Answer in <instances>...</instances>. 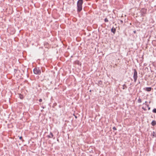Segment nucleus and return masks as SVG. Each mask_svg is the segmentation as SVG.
I'll return each instance as SVG.
<instances>
[{"instance_id": "11", "label": "nucleus", "mask_w": 156, "mask_h": 156, "mask_svg": "<svg viewBox=\"0 0 156 156\" xmlns=\"http://www.w3.org/2000/svg\"><path fill=\"white\" fill-rule=\"evenodd\" d=\"M19 138L20 140H22V141H23V137L22 136L19 137Z\"/></svg>"}, {"instance_id": "2", "label": "nucleus", "mask_w": 156, "mask_h": 156, "mask_svg": "<svg viewBox=\"0 0 156 156\" xmlns=\"http://www.w3.org/2000/svg\"><path fill=\"white\" fill-rule=\"evenodd\" d=\"M134 72L133 73V77L134 79V81L135 82L136 81L137 77V72L135 69H134Z\"/></svg>"}, {"instance_id": "1", "label": "nucleus", "mask_w": 156, "mask_h": 156, "mask_svg": "<svg viewBox=\"0 0 156 156\" xmlns=\"http://www.w3.org/2000/svg\"><path fill=\"white\" fill-rule=\"evenodd\" d=\"M83 3V0H79L77 2V10L78 12H80L82 9V5Z\"/></svg>"}, {"instance_id": "14", "label": "nucleus", "mask_w": 156, "mask_h": 156, "mask_svg": "<svg viewBox=\"0 0 156 156\" xmlns=\"http://www.w3.org/2000/svg\"><path fill=\"white\" fill-rule=\"evenodd\" d=\"M17 71V69H14V72L16 73Z\"/></svg>"}, {"instance_id": "13", "label": "nucleus", "mask_w": 156, "mask_h": 156, "mask_svg": "<svg viewBox=\"0 0 156 156\" xmlns=\"http://www.w3.org/2000/svg\"><path fill=\"white\" fill-rule=\"evenodd\" d=\"M113 130H116V128L115 127H114L113 128Z\"/></svg>"}, {"instance_id": "5", "label": "nucleus", "mask_w": 156, "mask_h": 156, "mask_svg": "<svg viewBox=\"0 0 156 156\" xmlns=\"http://www.w3.org/2000/svg\"><path fill=\"white\" fill-rule=\"evenodd\" d=\"M116 30L115 28L113 27L111 29V32L113 33L114 34H115Z\"/></svg>"}, {"instance_id": "15", "label": "nucleus", "mask_w": 156, "mask_h": 156, "mask_svg": "<svg viewBox=\"0 0 156 156\" xmlns=\"http://www.w3.org/2000/svg\"><path fill=\"white\" fill-rule=\"evenodd\" d=\"M42 101V100L41 99H40V102H41Z\"/></svg>"}, {"instance_id": "10", "label": "nucleus", "mask_w": 156, "mask_h": 156, "mask_svg": "<svg viewBox=\"0 0 156 156\" xmlns=\"http://www.w3.org/2000/svg\"><path fill=\"white\" fill-rule=\"evenodd\" d=\"M20 98L21 99H23V96L21 94L20 95Z\"/></svg>"}, {"instance_id": "17", "label": "nucleus", "mask_w": 156, "mask_h": 156, "mask_svg": "<svg viewBox=\"0 0 156 156\" xmlns=\"http://www.w3.org/2000/svg\"><path fill=\"white\" fill-rule=\"evenodd\" d=\"M136 31H134V33H136Z\"/></svg>"}, {"instance_id": "9", "label": "nucleus", "mask_w": 156, "mask_h": 156, "mask_svg": "<svg viewBox=\"0 0 156 156\" xmlns=\"http://www.w3.org/2000/svg\"><path fill=\"white\" fill-rule=\"evenodd\" d=\"M153 112L154 113H156V108H154L153 109Z\"/></svg>"}, {"instance_id": "3", "label": "nucleus", "mask_w": 156, "mask_h": 156, "mask_svg": "<svg viewBox=\"0 0 156 156\" xmlns=\"http://www.w3.org/2000/svg\"><path fill=\"white\" fill-rule=\"evenodd\" d=\"M39 69V68H38ZM34 73L35 74H38L39 73V69L37 68H35L34 69Z\"/></svg>"}, {"instance_id": "8", "label": "nucleus", "mask_w": 156, "mask_h": 156, "mask_svg": "<svg viewBox=\"0 0 156 156\" xmlns=\"http://www.w3.org/2000/svg\"><path fill=\"white\" fill-rule=\"evenodd\" d=\"M138 102L139 103H140L141 102V99L139 98L138 100Z\"/></svg>"}, {"instance_id": "6", "label": "nucleus", "mask_w": 156, "mask_h": 156, "mask_svg": "<svg viewBox=\"0 0 156 156\" xmlns=\"http://www.w3.org/2000/svg\"><path fill=\"white\" fill-rule=\"evenodd\" d=\"M151 124L153 126H154L156 124V121L154 120H153L151 123Z\"/></svg>"}, {"instance_id": "7", "label": "nucleus", "mask_w": 156, "mask_h": 156, "mask_svg": "<svg viewBox=\"0 0 156 156\" xmlns=\"http://www.w3.org/2000/svg\"><path fill=\"white\" fill-rule=\"evenodd\" d=\"M53 135L51 133L50 135L48 136V137L50 138H52L53 137Z\"/></svg>"}, {"instance_id": "12", "label": "nucleus", "mask_w": 156, "mask_h": 156, "mask_svg": "<svg viewBox=\"0 0 156 156\" xmlns=\"http://www.w3.org/2000/svg\"><path fill=\"white\" fill-rule=\"evenodd\" d=\"M105 22H108V19L107 18H105Z\"/></svg>"}, {"instance_id": "16", "label": "nucleus", "mask_w": 156, "mask_h": 156, "mask_svg": "<svg viewBox=\"0 0 156 156\" xmlns=\"http://www.w3.org/2000/svg\"><path fill=\"white\" fill-rule=\"evenodd\" d=\"M120 21L122 23H123V21L122 20H121Z\"/></svg>"}, {"instance_id": "4", "label": "nucleus", "mask_w": 156, "mask_h": 156, "mask_svg": "<svg viewBox=\"0 0 156 156\" xmlns=\"http://www.w3.org/2000/svg\"><path fill=\"white\" fill-rule=\"evenodd\" d=\"M145 90L147 91H150L151 90V87H146Z\"/></svg>"}]
</instances>
